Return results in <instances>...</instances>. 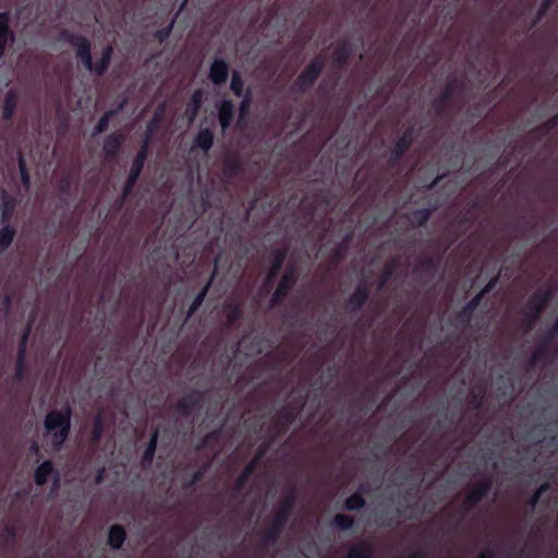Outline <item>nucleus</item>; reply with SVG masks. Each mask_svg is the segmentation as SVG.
Listing matches in <instances>:
<instances>
[{"label": "nucleus", "instance_id": "obj_43", "mask_svg": "<svg viewBox=\"0 0 558 558\" xmlns=\"http://www.w3.org/2000/svg\"><path fill=\"white\" fill-rule=\"evenodd\" d=\"M385 274H386V282H387L390 279L391 275H392V266L387 260H386Z\"/></svg>", "mask_w": 558, "mask_h": 558}, {"label": "nucleus", "instance_id": "obj_5", "mask_svg": "<svg viewBox=\"0 0 558 558\" xmlns=\"http://www.w3.org/2000/svg\"><path fill=\"white\" fill-rule=\"evenodd\" d=\"M71 43L73 46L77 48V56L81 58L86 69H88L89 71H94L97 74L102 73L107 69L112 52V49L110 47L106 48L102 51L100 61L93 64L87 41L82 37L73 36L71 38Z\"/></svg>", "mask_w": 558, "mask_h": 558}, {"label": "nucleus", "instance_id": "obj_30", "mask_svg": "<svg viewBox=\"0 0 558 558\" xmlns=\"http://www.w3.org/2000/svg\"><path fill=\"white\" fill-rule=\"evenodd\" d=\"M242 87H243V83H242L240 76L236 73H234L232 75V80H231V89L234 92V94L240 96Z\"/></svg>", "mask_w": 558, "mask_h": 558}, {"label": "nucleus", "instance_id": "obj_6", "mask_svg": "<svg viewBox=\"0 0 558 558\" xmlns=\"http://www.w3.org/2000/svg\"><path fill=\"white\" fill-rule=\"evenodd\" d=\"M481 302V296L474 295L461 310L452 315V324L463 330L469 328L473 319V314Z\"/></svg>", "mask_w": 558, "mask_h": 558}, {"label": "nucleus", "instance_id": "obj_17", "mask_svg": "<svg viewBox=\"0 0 558 558\" xmlns=\"http://www.w3.org/2000/svg\"><path fill=\"white\" fill-rule=\"evenodd\" d=\"M232 105L229 101H222L219 107V121L223 130L228 128L230 120L232 118Z\"/></svg>", "mask_w": 558, "mask_h": 558}, {"label": "nucleus", "instance_id": "obj_47", "mask_svg": "<svg viewBox=\"0 0 558 558\" xmlns=\"http://www.w3.org/2000/svg\"><path fill=\"white\" fill-rule=\"evenodd\" d=\"M388 87V84L386 83V88ZM389 99V93L388 90L386 89V98H385V101L387 102Z\"/></svg>", "mask_w": 558, "mask_h": 558}, {"label": "nucleus", "instance_id": "obj_40", "mask_svg": "<svg viewBox=\"0 0 558 558\" xmlns=\"http://www.w3.org/2000/svg\"><path fill=\"white\" fill-rule=\"evenodd\" d=\"M509 163V159L505 156L500 157L496 162L497 169H505Z\"/></svg>", "mask_w": 558, "mask_h": 558}, {"label": "nucleus", "instance_id": "obj_52", "mask_svg": "<svg viewBox=\"0 0 558 558\" xmlns=\"http://www.w3.org/2000/svg\"><path fill=\"white\" fill-rule=\"evenodd\" d=\"M385 226H386V229H387L388 228V220H386Z\"/></svg>", "mask_w": 558, "mask_h": 558}, {"label": "nucleus", "instance_id": "obj_45", "mask_svg": "<svg viewBox=\"0 0 558 558\" xmlns=\"http://www.w3.org/2000/svg\"><path fill=\"white\" fill-rule=\"evenodd\" d=\"M247 106H248V100H247V99H244V100L242 101V104H241V109H240V110H241V114H243V113H244V111H245V109L247 108Z\"/></svg>", "mask_w": 558, "mask_h": 558}, {"label": "nucleus", "instance_id": "obj_42", "mask_svg": "<svg viewBox=\"0 0 558 558\" xmlns=\"http://www.w3.org/2000/svg\"><path fill=\"white\" fill-rule=\"evenodd\" d=\"M20 169H21L22 179H23L24 183L27 184L28 183V177H27V174L25 172L24 165H23L22 160H20Z\"/></svg>", "mask_w": 558, "mask_h": 558}, {"label": "nucleus", "instance_id": "obj_9", "mask_svg": "<svg viewBox=\"0 0 558 558\" xmlns=\"http://www.w3.org/2000/svg\"><path fill=\"white\" fill-rule=\"evenodd\" d=\"M435 207L410 210L404 215L405 220L412 229L422 227L429 220Z\"/></svg>", "mask_w": 558, "mask_h": 558}, {"label": "nucleus", "instance_id": "obj_23", "mask_svg": "<svg viewBox=\"0 0 558 558\" xmlns=\"http://www.w3.org/2000/svg\"><path fill=\"white\" fill-rule=\"evenodd\" d=\"M15 107H16L15 96L12 94H8L5 97L4 106H3V112H2L3 117L5 119L12 118V116L14 114V111H15Z\"/></svg>", "mask_w": 558, "mask_h": 558}, {"label": "nucleus", "instance_id": "obj_39", "mask_svg": "<svg viewBox=\"0 0 558 558\" xmlns=\"http://www.w3.org/2000/svg\"><path fill=\"white\" fill-rule=\"evenodd\" d=\"M108 119H109V116H105L98 123L97 125V129H96V133H101L106 128H107V124H108Z\"/></svg>", "mask_w": 558, "mask_h": 558}, {"label": "nucleus", "instance_id": "obj_8", "mask_svg": "<svg viewBox=\"0 0 558 558\" xmlns=\"http://www.w3.org/2000/svg\"><path fill=\"white\" fill-rule=\"evenodd\" d=\"M417 135V131L414 129V126L411 125L404 129L395 146V154L398 158L403 156L409 150Z\"/></svg>", "mask_w": 558, "mask_h": 558}, {"label": "nucleus", "instance_id": "obj_1", "mask_svg": "<svg viewBox=\"0 0 558 558\" xmlns=\"http://www.w3.org/2000/svg\"><path fill=\"white\" fill-rule=\"evenodd\" d=\"M71 410L68 405L51 411L45 420V436L53 448H59L70 430Z\"/></svg>", "mask_w": 558, "mask_h": 558}, {"label": "nucleus", "instance_id": "obj_36", "mask_svg": "<svg viewBox=\"0 0 558 558\" xmlns=\"http://www.w3.org/2000/svg\"><path fill=\"white\" fill-rule=\"evenodd\" d=\"M477 505L465 496L461 502V510L463 513H470Z\"/></svg>", "mask_w": 558, "mask_h": 558}, {"label": "nucleus", "instance_id": "obj_27", "mask_svg": "<svg viewBox=\"0 0 558 558\" xmlns=\"http://www.w3.org/2000/svg\"><path fill=\"white\" fill-rule=\"evenodd\" d=\"M498 280L499 276L490 278L489 281L484 286V288L475 295H480L481 300L483 301L484 296L488 294L497 286Z\"/></svg>", "mask_w": 558, "mask_h": 558}, {"label": "nucleus", "instance_id": "obj_34", "mask_svg": "<svg viewBox=\"0 0 558 558\" xmlns=\"http://www.w3.org/2000/svg\"><path fill=\"white\" fill-rule=\"evenodd\" d=\"M291 283V279L288 276H284L282 280L280 281L277 291H276V298H279L281 294L284 293V291L288 289V287Z\"/></svg>", "mask_w": 558, "mask_h": 558}, {"label": "nucleus", "instance_id": "obj_19", "mask_svg": "<svg viewBox=\"0 0 558 558\" xmlns=\"http://www.w3.org/2000/svg\"><path fill=\"white\" fill-rule=\"evenodd\" d=\"M125 539V532L120 526H112L109 532V544L112 548H119Z\"/></svg>", "mask_w": 558, "mask_h": 558}, {"label": "nucleus", "instance_id": "obj_10", "mask_svg": "<svg viewBox=\"0 0 558 558\" xmlns=\"http://www.w3.org/2000/svg\"><path fill=\"white\" fill-rule=\"evenodd\" d=\"M558 129V112L551 118L530 131V135L536 141H543L550 132Z\"/></svg>", "mask_w": 558, "mask_h": 558}, {"label": "nucleus", "instance_id": "obj_24", "mask_svg": "<svg viewBox=\"0 0 558 558\" xmlns=\"http://www.w3.org/2000/svg\"><path fill=\"white\" fill-rule=\"evenodd\" d=\"M196 144L204 150L209 149L213 144L211 133L207 130L199 132V134L196 137Z\"/></svg>", "mask_w": 558, "mask_h": 558}, {"label": "nucleus", "instance_id": "obj_32", "mask_svg": "<svg viewBox=\"0 0 558 558\" xmlns=\"http://www.w3.org/2000/svg\"><path fill=\"white\" fill-rule=\"evenodd\" d=\"M283 262V254L281 252H278L272 257V269L270 271V276H274L277 270L280 268L281 264Z\"/></svg>", "mask_w": 558, "mask_h": 558}, {"label": "nucleus", "instance_id": "obj_26", "mask_svg": "<svg viewBox=\"0 0 558 558\" xmlns=\"http://www.w3.org/2000/svg\"><path fill=\"white\" fill-rule=\"evenodd\" d=\"M371 554V548L365 544H360L354 546L350 553L349 558H368Z\"/></svg>", "mask_w": 558, "mask_h": 558}, {"label": "nucleus", "instance_id": "obj_50", "mask_svg": "<svg viewBox=\"0 0 558 558\" xmlns=\"http://www.w3.org/2000/svg\"><path fill=\"white\" fill-rule=\"evenodd\" d=\"M33 448H34V450H35V451H37V450H38L37 445H34V446H33Z\"/></svg>", "mask_w": 558, "mask_h": 558}, {"label": "nucleus", "instance_id": "obj_21", "mask_svg": "<svg viewBox=\"0 0 558 558\" xmlns=\"http://www.w3.org/2000/svg\"><path fill=\"white\" fill-rule=\"evenodd\" d=\"M144 159H145V153L142 151L136 160L134 161V165L131 169V172H130V185H133L134 182L136 181L142 168H143V163H144Z\"/></svg>", "mask_w": 558, "mask_h": 558}, {"label": "nucleus", "instance_id": "obj_16", "mask_svg": "<svg viewBox=\"0 0 558 558\" xmlns=\"http://www.w3.org/2000/svg\"><path fill=\"white\" fill-rule=\"evenodd\" d=\"M485 393L486 390L481 388L478 390L473 389L469 396V404L474 411H480L484 407L485 403Z\"/></svg>", "mask_w": 558, "mask_h": 558}, {"label": "nucleus", "instance_id": "obj_25", "mask_svg": "<svg viewBox=\"0 0 558 558\" xmlns=\"http://www.w3.org/2000/svg\"><path fill=\"white\" fill-rule=\"evenodd\" d=\"M556 0H542L539 8L534 16L533 26H535L547 13V11L551 8Z\"/></svg>", "mask_w": 558, "mask_h": 558}, {"label": "nucleus", "instance_id": "obj_20", "mask_svg": "<svg viewBox=\"0 0 558 558\" xmlns=\"http://www.w3.org/2000/svg\"><path fill=\"white\" fill-rule=\"evenodd\" d=\"M14 234L15 230L10 226H4L2 229H0V252L8 248L13 240Z\"/></svg>", "mask_w": 558, "mask_h": 558}, {"label": "nucleus", "instance_id": "obj_2", "mask_svg": "<svg viewBox=\"0 0 558 558\" xmlns=\"http://www.w3.org/2000/svg\"><path fill=\"white\" fill-rule=\"evenodd\" d=\"M465 89L466 83L464 78L457 76L448 77L444 89L432 101V109L435 114L439 118L446 116L456 97L462 95Z\"/></svg>", "mask_w": 558, "mask_h": 558}, {"label": "nucleus", "instance_id": "obj_33", "mask_svg": "<svg viewBox=\"0 0 558 558\" xmlns=\"http://www.w3.org/2000/svg\"><path fill=\"white\" fill-rule=\"evenodd\" d=\"M120 145V140L118 137H109L106 145L105 150L107 154H112L114 149Z\"/></svg>", "mask_w": 558, "mask_h": 558}, {"label": "nucleus", "instance_id": "obj_49", "mask_svg": "<svg viewBox=\"0 0 558 558\" xmlns=\"http://www.w3.org/2000/svg\"><path fill=\"white\" fill-rule=\"evenodd\" d=\"M440 178H437L434 182H433V185L437 184V182L439 181Z\"/></svg>", "mask_w": 558, "mask_h": 558}, {"label": "nucleus", "instance_id": "obj_31", "mask_svg": "<svg viewBox=\"0 0 558 558\" xmlns=\"http://www.w3.org/2000/svg\"><path fill=\"white\" fill-rule=\"evenodd\" d=\"M399 558H428V554L425 549L418 548L411 553L403 554Z\"/></svg>", "mask_w": 558, "mask_h": 558}, {"label": "nucleus", "instance_id": "obj_13", "mask_svg": "<svg viewBox=\"0 0 558 558\" xmlns=\"http://www.w3.org/2000/svg\"><path fill=\"white\" fill-rule=\"evenodd\" d=\"M52 476L56 480V472L49 461L43 462L36 470L35 480L38 485L47 482L48 477Z\"/></svg>", "mask_w": 558, "mask_h": 558}, {"label": "nucleus", "instance_id": "obj_37", "mask_svg": "<svg viewBox=\"0 0 558 558\" xmlns=\"http://www.w3.org/2000/svg\"><path fill=\"white\" fill-rule=\"evenodd\" d=\"M206 291H207V287L204 288V290L196 296V299L194 300L191 308H190V313L191 314L192 312H194L203 302L204 298H205V294H206Z\"/></svg>", "mask_w": 558, "mask_h": 558}, {"label": "nucleus", "instance_id": "obj_53", "mask_svg": "<svg viewBox=\"0 0 558 558\" xmlns=\"http://www.w3.org/2000/svg\"><path fill=\"white\" fill-rule=\"evenodd\" d=\"M385 306H386V308L388 307V302H387V301H386V303H385Z\"/></svg>", "mask_w": 558, "mask_h": 558}, {"label": "nucleus", "instance_id": "obj_28", "mask_svg": "<svg viewBox=\"0 0 558 558\" xmlns=\"http://www.w3.org/2000/svg\"><path fill=\"white\" fill-rule=\"evenodd\" d=\"M364 501L359 495H353L350 498L347 499L345 506L349 510H355L363 507Z\"/></svg>", "mask_w": 558, "mask_h": 558}, {"label": "nucleus", "instance_id": "obj_29", "mask_svg": "<svg viewBox=\"0 0 558 558\" xmlns=\"http://www.w3.org/2000/svg\"><path fill=\"white\" fill-rule=\"evenodd\" d=\"M352 519L351 517L347 515V514H338L336 518H335V523L338 527L340 529H348L352 525Z\"/></svg>", "mask_w": 558, "mask_h": 558}, {"label": "nucleus", "instance_id": "obj_51", "mask_svg": "<svg viewBox=\"0 0 558 558\" xmlns=\"http://www.w3.org/2000/svg\"><path fill=\"white\" fill-rule=\"evenodd\" d=\"M385 452H386V457L388 456V448L386 447L385 449Z\"/></svg>", "mask_w": 558, "mask_h": 558}, {"label": "nucleus", "instance_id": "obj_14", "mask_svg": "<svg viewBox=\"0 0 558 558\" xmlns=\"http://www.w3.org/2000/svg\"><path fill=\"white\" fill-rule=\"evenodd\" d=\"M323 66V62L319 59H316L313 61L310 66L306 69V71L301 75L300 81L301 85L305 86L310 84L320 72Z\"/></svg>", "mask_w": 558, "mask_h": 558}, {"label": "nucleus", "instance_id": "obj_22", "mask_svg": "<svg viewBox=\"0 0 558 558\" xmlns=\"http://www.w3.org/2000/svg\"><path fill=\"white\" fill-rule=\"evenodd\" d=\"M549 489H550V484L548 482L543 483L534 492V494L530 497V499L527 501L530 508H532V509L535 508V506L539 502L542 495L545 494L546 492H548Z\"/></svg>", "mask_w": 558, "mask_h": 558}, {"label": "nucleus", "instance_id": "obj_15", "mask_svg": "<svg viewBox=\"0 0 558 558\" xmlns=\"http://www.w3.org/2000/svg\"><path fill=\"white\" fill-rule=\"evenodd\" d=\"M8 15L0 14V57L2 56L8 41L12 38L11 33L8 29Z\"/></svg>", "mask_w": 558, "mask_h": 558}, {"label": "nucleus", "instance_id": "obj_46", "mask_svg": "<svg viewBox=\"0 0 558 558\" xmlns=\"http://www.w3.org/2000/svg\"><path fill=\"white\" fill-rule=\"evenodd\" d=\"M390 400H391V396H390V393H387V392H386V399H385L386 407L388 405V403L390 402Z\"/></svg>", "mask_w": 558, "mask_h": 558}, {"label": "nucleus", "instance_id": "obj_3", "mask_svg": "<svg viewBox=\"0 0 558 558\" xmlns=\"http://www.w3.org/2000/svg\"><path fill=\"white\" fill-rule=\"evenodd\" d=\"M554 291L551 289H538L527 300L523 310L526 327L532 328L541 314L553 299Z\"/></svg>", "mask_w": 558, "mask_h": 558}, {"label": "nucleus", "instance_id": "obj_48", "mask_svg": "<svg viewBox=\"0 0 558 558\" xmlns=\"http://www.w3.org/2000/svg\"><path fill=\"white\" fill-rule=\"evenodd\" d=\"M388 54H389V51H388V43L386 41V52H385L386 59L388 58Z\"/></svg>", "mask_w": 558, "mask_h": 558}, {"label": "nucleus", "instance_id": "obj_54", "mask_svg": "<svg viewBox=\"0 0 558 558\" xmlns=\"http://www.w3.org/2000/svg\"><path fill=\"white\" fill-rule=\"evenodd\" d=\"M385 378H386V379L388 378V375H387V374L385 375Z\"/></svg>", "mask_w": 558, "mask_h": 558}, {"label": "nucleus", "instance_id": "obj_11", "mask_svg": "<svg viewBox=\"0 0 558 558\" xmlns=\"http://www.w3.org/2000/svg\"><path fill=\"white\" fill-rule=\"evenodd\" d=\"M477 209V203L473 202L471 206L463 213H460L456 220L459 228L463 229L465 232L476 220L474 211Z\"/></svg>", "mask_w": 558, "mask_h": 558}, {"label": "nucleus", "instance_id": "obj_41", "mask_svg": "<svg viewBox=\"0 0 558 558\" xmlns=\"http://www.w3.org/2000/svg\"><path fill=\"white\" fill-rule=\"evenodd\" d=\"M476 558H494V551L492 548L482 550Z\"/></svg>", "mask_w": 558, "mask_h": 558}, {"label": "nucleus", "instance_id": "obj_7", "mask_svg": "<svg viewBox=\"0 0 558 558\" xmlns=\"http://www.w3.org/2000/svg\"><path fill=\"white\" fill-rule=\"evenodd\" d=\"M494 485V480L492 475H485L480 481H477L471 490L465 495L470 501H474L478 505L483 499H485L490 493Z\"/></svg>", "mask_w": 558, "mask_h": 558}, {"label": "nucleus", "instance_id": "obj_12", "mask_svg": "<svg viewBox=\"0 0 558 558\" xmlns=\"http://www.w3.org/2000/svg\"><path fill=\"white\" fill-rule=\"evenodd\" d=\"M228 76V65L222 60H215L210 68V78L215 84L226 81Z\"/></svg>", "mask_w": 558, "mask_h": 558}, {"label": "nucleus", "instance_id": "obj_38", "mask_svg": "<svg viewBox=\"0 0 558 558\" xmlns=\"http://www.w3.org/2000/svg\"><path fill=\"white\" fill-rule=\"evenodd\" d=\"M12 209H13V205L9 204V202L4 201L3 206H2V218L7 219L10 216Z\"/></svg>", "mask_w": 558, "mask_h": 558}, {"label": "nucleus", "instance_id": "obj_35", "mask_svg": "<svg viewBox=\"0 0 558 558\" xmlns=\"http://www.w3.org/2000/svg\"><path fill=\"white\" fill-rule=\"evenodd\" d=\"M156 441H157V435L154 434L151 439H150V442L148 445V448L145 451V459L148 460V461H150L153 456H154V452H155V449H156Z\"/></svg>", "mask_w": 558, "mask_h": 558}, {"label": "nucleus", "instance_id": "obj_18", "mask_svg": "<svg viewBox=\"0 0 558 558\" xmlns=\"http://www.w3.org/2000/svg\"><path fill=\"white\" fill-rule=\"evenodd\" d=\"M203 93L201 90L195 92L192 97V102L186 109L185 116L187 118V121L191 123L194 121L197 110L199 108V105L202 102Z\"/></svg>", "mask_w": 558, "mask_h": 558}, {"label": "nucleus", "instance_id": "obj_44", "mask_svg": "<svg viewBox=\"0 0 558 558\" xmlns=\"http://www.w3.org/2000/svg\"><path fill=\"white\" fill-rule=\"evenodd\" d=\"M390 332L388 331V328L386 327V336H385V339H386V356L388 355V344H389V338H390Z\"/></svg>", "mask_w": 558, "mask_h": 558}, {"label": "nucleus", "instance_id": "obj_4", "mask_svg": "<svg viewBox=\"0 0 558 558\" xmlns=\"http://www.w3.org/2000/svg\"><path fill=\"white\" fill-rule=\"evenodd\" d=\"M440 263V257L425 256L413 267L412 276L420 290L434 280L439 270Z\"/></svg>", "mask_w": 558, "mask_h": 558}]
</instances>
